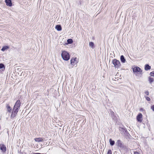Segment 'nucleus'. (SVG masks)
I'll return each mask as SVG.
<instances>
[{"label": "nucleus", "instance_id": "nucleus-1", "mask_svg": "<svg viewBox=\"0 0 154 154\" xmlns=\"http://www.w3.org/2000/svg\"><path fill=\"white\" fill-rule=\"evenodd\" d=\"M21 102L20 100H18L16 102L13 109L11 118H13L15 117L20 109V106Z\"/></svg>", "mask_w": 154, "mask_h": 154}, {"label": "nucleus", "instance_id": "nucleus-2", "mask_svg": "<svg viewBox=\"0 0 154 154\" xmlns=\"http://www.w3.org/2000/svg\"><path fill=\"white\" fill-rule=\"evenodd\" d=\"M133 71L134 73L140 74L142 72V70L139 67L133 66L132 67Z\"/></svg>", "mask_w": 154, "mask_h": 154}, {"label": "nucleus", "instance_id": "nucleus-3", "mask_svg": "<svg viewBox=\"0 0 154 154\" xmlns=\"http://www.w3.org/2000/svg\"><path fill=\"white\" fill-rule=\"evenodd\" d=\"M79 58H71L70 60L71 64L74 66H76L78 62Z\"/></svg>", "mask_w": 154, "mask_h": 154}, {"label": "nucleus", "instance_id": "nucleus-4", "mask_svg": "<svg viewBox=\"0 0 154 154\" xmlns=\"http://www.w3.org/2000/svg\"><path fill=\"white\" fill-rule=\"evenodd\" d=\"M112 63L114 66L116 67H118L120 65V62L116 59H114L113 60Z\"/></svg>", "mask_w": 154, "mask_h": 154}, {"label": "nucleus", "instance_id": "nucleus-5", "mask_svg": "<svg viewBox=\"0 0 154 154\" xmlns=\"http://www.w3.org/2000/svg\"><path fill=\"white\" fill-rule=\"evenodd\" d=\"M62 58H70L69 54L67 51H63L61 54Z\"/></svg>", "mask_w": 154, "mask_h": 154}, {"label": "nucleus", "instance_id": "nucleus-6", "mask_svg": "<svg viewBox=\"0 0 154 154\" xmlns=\"http://www.w3.org/2000/svg\"><path fill=\"white\" fill-rule=\"evenodd\" d=\"M142 115L141 113H139L137 116V121L140 122L142 121Z\"/></svg>", "mask_w": 154, "mask_h": 154}, {"label": "nucleus", "instance_id": "nucleus-7", "mask_svg": "<svg viewBox=\"0 0 154 154\" xmlns=\"http://www.w3.org/2000/svg\"><path fill=\"white\" fill-rule=\"evenodd\" d=\"M5 2L7 6L9 7L12 6V4L11 0H5Z\"/></svg>", "mask_w": 154, "mask_h": 154}, {"label": "nucleus", "instance_id": "nucleus-8", "mask_svg": "<svg viewBox=\"0 0 154 154\" xmlns=\"http://www.w3.org/2000/svg\"><path fill=\"white\" fill-rule=\"evenodd\" d=\"M0 149L3 152H5L6 150V148L4 144L0 145Z\"/></svg>", "mask_w": 154, "mask_h": 154}, {"label": "nucleus", "instance_id": "nucleus-9", "mask_svg": "<svg viewBox=\"0 0 154 154\" xmlns=\"http://www.w3.org/2000/svg\"><path fill=\"white\" fill-rule=\"evenodd\" d=\"M34 140L35 141L38 143L43 142L44 141V140L42 138L40 137L38 138H35L34 139Z\"/></svg>", "mask_w": 154, "mask_h": 154}, {"label": "nucleus", "instance_id": "nucleus-10", "mask_svg": "<svg viewBox=\"0 0 154 154\" xmlns=\"http://www.w3.org/2000/svg\"><path fill=\"white\" fill-rule=\"evenodd\" d=\"M116 143L117 146L119 147H122V143L120 140H118Z\"/></svg>", "mask_w": 154, "mask_h": 154}, {"label": "nucleus", "instance_id": "nucleus-11", "mask_svg": "<svg viewBox=\"0 0 154 154\" xmlns=\"http://www.w3.org/2000/svg\"><path fill=\"white\" fill-rule=\"evenodd\" d=\"M9 48V47L8 46H3L1 49V50L3 51H4L5 50H7Z\"/></svg>", "mask_w": 154, "mask_h": 154}, {"label": "nucleus", "instance_id": "nucleus-12", "mask_svg": "<svg viewBox=\"0 0 154 154\" xmlns=\"http://www.w3.org/2000/svg\"><path fill=\"white\" fill-rule=\"evenodd\" d=\"M55 29L58 31H60L62 30L61 26L60 25H57L55 26Z\"/></svg>", "mask_w": 154, "mask_h": 154}, {"label": "nucleus", "instance_id": "nucleus-13", "mask_svg": "<svg viewBox=\"0 0 154 154\" xmlns=\"http://www.w3.org/2000/svg\"><path fill=\"white\" fill-rule=\"evenodd\" d=\"M6 108L7 111L10 113L12 110V109L10 106L8 105H6Z\"/></svg>", "mask_w": 154, "mask_h": 154}, {"label": "nucleus", "instance_id": "nucleus-14", "mask_svg": "<svg viewBox=\"0 0 154 154\" xmlns=\"http://www.w3.org/2000/svg\"><path fill=\"white\" fill-rule=\"evenodd\" d=\"M148 81L149 83L151 84L154 82V80L153 78L149 76L148 77Z\"/></svg>", "mask_w": 154, "mask_h": 154}, {"label": "nucleus", "instance_id": "nucleus-15", "mask_svg": "<svg viewBox=\"0 0 154 154\" xmlns=\"http://www.w3.org/2000/svg\"><path fill=\"white\" fill-rule=\"evenodd\" d=\"M109 142L110 145L111 146H113L115 144V141L112 140L111 139H109Z\"/></svg>", "mask_w": 154, "mask_h": 154}, {"label": "nucleus", "instance_id": "nucleus-16", "mask_svg": "<svg viewBox=\"0 0 154 154\" xmlns=\"http://www.w3.org/2000/svg\"><path fill=\"white\" fill-rule=\"evenodd\" d=\"M151 69V66L149 65L146 64L145 65V69L146 70H148Z\"/></svg>", "mask_w": 154, "mask_h": 154}, {"label": "nucleus", "instance_id": "nucleus-17", "mask_svg": "<svg viewBox=\"0 0 154 154\" xmlns=\"http://www.w3.org/2000/svg\"><path fill=\"white\" fill-rule=\"evenodd\" d=\"M67 43L69 44H72L73 42V40L71 38H69L67 40Z\"/></svg>", "mask_w": 154, "mask_h": 154}, {"label": "nucleus", "instance_id": "nucleus-18", "mask_svg": "<svg viewBox=\"0 0 154 154\" xmlns=\"http://www.w3.org/2000/svg\"><path fill=\"white\" fill-rule=\"evenodd\" d=\"M89 45L92 48H93L94 46V44L92 42H90L89 43Z\"/></svg>", "mask_w": 154, "mask_h": 154}, {"label": "nucleus", "instance_id": "nucleus-19", "mask_svg": "<svg viewBox=\"0 0 154 154\" xmlns=\"http://www.w3.org/2000/svg\"><path fill=\"white\" fill-rule=\"evenodd\" d=\"M3 68H4V69H5V67L4 65L2 63L0 64V69H2Z\"/></svg>", "mask_w": 154, "mask_h": 154}, {"label": "nucleus", "instance_id": "nucleus-20", "mask_svg": "<svg viewBox=\"0 0 154 154\" xmlns=\"http://www.w3.org/2000/svg\"><path fill=\"white\" fill-rule=\"evenodd\" d=\"M110 55H112L110 57V58H113V57H115V54H114V53H111Z\"/></svg>", "mask_w": 154, "mask_h": 154}, {"label": "nucleus", "instance_id": "nucleus-21", "mask_svg": "<svg viewBox=\"0 0 154 154\" xmlns=\"http://www.w3.org/2000/svg\"><path fill=\"white\" fill-rule=\"evenodd\" d=\"M150 75L154 77V71H152L150 73Z\"/></svg>", "mask_w": 154, "mask_h": 154}, {"label": "nucleus", "instance_id": "nucleus-22", "mask_svg": "<svg viewBox=\"0 0 154 154\" xmlns=\"http://www.w3.org/2000/svg\"><path fill=\"white\" fill-rule=\"evenodd\" d=\"M145 98H146V99L148 101H150L151 100L149 97H145Z\"/></svg>", "mask_w": 154, "mask_h": 154}, {"label": "nucleus", "instance_id": "nucleus-23", "mask_svg": "<svg viewBox=\"0 0 154 154\" xmlns=\"http://www.w3.org/2000/svg\"><path fill=\"white\" fill-rule=\"evenodd\" d=\"M112 151L110 149H109L108 150L107 152V154H112Z\"/></svg>", "mask_w": 154, "mask_h": 154}, {"label": "nucleus", "instance_id": "nucleus-24", "mask_svg": "<svg viewBox=\"0 0 154 154\" xmlns=\"http://www.w3.org/2000/svg\"><path fill=\"white\" fill-rule=\"evenodd\" d=\"M121 60V61L123 63H125V58H120Z\"/></svg>", "mask_w": 154, "mask_h": 154}, {"label": "nucleus", "instance_id": "nucleus-25", "mask_svg": "<svg viewBox=\"0 0 154 154\" xmlns=\"http://www.w3.org/2000/svg\"><path fill=\"white\" fill-rule=\"evenodd\" d=\"M151 109L154 111V105L152 106L151 107Z\"/></svg>", "mask_w": 154, "mask_h": 154}, {"label": "nucleus", "instance_id": "nucleus-26", "mask_svg": "<svg viewBox=\"0 0 154 154\" xmlns=\"http://www.w3.org/2000/svg\"><path fill=\"white\" fill-rule=\"evenodd\" d=\"M145 94H146L147 95H149V92L148 91H146L145 92Z\"/></svg>", "mask_w": 154, "mask_h": 154}, {"label": "nucleus", "instance_id": "nucleus-27", "mask_svg": "<svg viewBox=\"0 0 154 154\" xmlns=\"http://www.w3.org/2000/svg\"><path fill=\"white\" fill-rule=\"evenodd\" d=\"M134 154H140L138 152H134Z\"/></svg>", "mask_w": 154, "mask_h": 154}, {"label": "nucleus", "instance_id": "nucleus-28", "mask_svg": "<svg viewBox=\"0 0 154 154\" xmlns=\"http://www.w3.org/2000/svg\"><path fill=\"white\" fill-rule=\"evenodd\" d=\"M63 59L65 60H68L69 58H63Z\"/></svg>", "mask_w": 154, "mask_h": 154}, {"label": "nucleus", "instance_id": "nucleus-29", "mask_svg": "<svg viewBox=\"0 0 154 154\" xmlns=\"http://www.w3.org/2000/svg\"><path fill=\"white\" fill-rule=\"evenodd\" d=\"M120 58H124V57L123 55H121L120 56Z\"/></svg>", "mask_w": 154, "mask_h": 154}]
</instances>
